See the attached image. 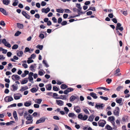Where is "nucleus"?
<instances>
[{
	"label": "nucleus",
	"instance_id": "nucleus-1",
	"mask_svg": "<svg viewBox=\"0 0 130 130\" xmlns=\"http://www.w3.org/2000/svg\"><path fill=\"white\" fill-rule=\"evenodd\" d=\"M13 100L11 96H7L4 99V101L6 102H10L13 101Z\"/></svg>",
	"mask_w": 130,
	"mask_h": 130
},
{
	"label": "nucleus",
	"instance_id": "nucleus-2",
	"mask_svg": "<svg viewBox=\"0 0 130 130\" xmlns=\"http://www.w3.org/2000/svg\"><path fill=\"white\" fill-rule=\"evenodd\" d=\"M99 126L102 127H103L106 124V122L104 120H100L98 122Z\"/></svg>",
	"mask_w": 130,
	"mask_h": 130
},
{
	"label": "nucleus",
	"instance_id": "nucleus-3",
	"mask_svg": "<svg viewBox=\"0 0 130 130\" xmlns=\"http://www.w3.org/2000/svg\"><path fill=\"white\" fill-rule=\"evenodd\" d=\"M120 112V109L119 107H116L115 109L113 111V113L115 115L118 116Z\"/></svg>",
	"mask_w": 130,
	"mask_h": 130
},
{
	"label": "nucleus",
	"instance_id": "nucleus-4",
	"mask_svg": "<svg viewBox=\"0 0 130 130\" xmlns=\"http://www.w3.org/2000/svg\"><path fill=\"white\" fill-rule=\"evenodd\" d=\"M2 42L3 44H4L5 46H6L8 48H10L11 47V45L9 43H8L7 44V42L5 39L4 38L3 39L2 41Z\"/></svg>",
	"mask_w": 130,
	"mask_h": 130
},
{
	"label": "nucleus",
	"instance_id": "nucleus-5",
	"mask_svg": "<svg viewBox=\"0 0 130 130\" xmlns=\"http://www.w3.org/2000/svg\"><path fill=\"white\" fill-rule=\"evenodd\" d=\"M22 14L25 17V18L27 19H30V17L28 14L25 11H23L22 12Z\"/></svg>",
	"mask_w": 130,
	"mask_h": 130
},
{
	"label": "nucleus",
	"instance_id": "nucleus-6",
	"mask_svg": "<svg viewBox=\"0 0 130 130\" xmlns=\"http://www.w3.org/2000/svg\"><path fill=\"white\" fill-rule=\"evenodd\" d=\"M79 99V98L78 96H75L74 95H72L71 96L69 99V100L71 102H73V101L77 99L78 100Z\"/></svg>",
	"mask_w": 130,
	"mask_h": 130
},
{
	"label": "nucleus",
	"instance_id": "nucleus-7",
	"mask_svg": "<svg viewBox=\"0 0 130 130\" xmlns=\"http://www.w3.org/2000/svg\"><path fill=\"white\" fill-rule=\"evenodd\" d=\"M12 88H11V90L13 91H15L17 90L18 89V86L17 84H13L12 86Z\"/></svg>",
	"mask_w": 130,
	"mask_h": 130
},
{
	"label": "nucleus",
	"instance_id": "nucleus-8",
	"mask_svg": "<svg viewBox=\"0 0 130 130\" xmlns=\"http://www.w3.org/2000/svg\"><path fill=\"white\" fill-rule=\"evenodd\" d=\"M14 77L15 79L17 80H19L20 78V77L17 75H13L11 76V78L12 80H14L13 78Z\"/></svg>",
	"mask_w": 130,
	"mask_h": 130
},
{
	"label": "nucleus",
	"instance_id": "nucleus-9",
	"mask_svg": "<svg viewBox=\"0 0 130 130\" xmlns=\"http://www.w3.org/2000/svg\"><path fill=\"white\" fill-rule=\"evenodd\" d=\"M50 9L48 7L46 9L43 8L42 9L41 11L42 12H44L45 13H47L50 11Z\"/></svg>",
	"mask_w": 130,
	"mask_h": 130
},
{
	"label": "nucleus",
	"instance_id": "nucleus-10",
	"mask_svg": "<svg viewBox=\"0 0 130 130\" xmlns=\"http://www.w3.org/2000/svg\"><path fill=\"white\" fill-rule=\"evenodd\" d=\"M56 101L57 104L59 106H61L63 105V102L61 100H56Z\"/></svg>",
	"mask_w": 130,
	"mask_h": 130
},
{
	"label": "nucleus",
	"instance_id": "nucleus-11",
	"mask_svg": "<svg viewBox=\"0 0 130 130\" xmlns=\"http://www.w3.org/2000/svg\"><path fill=\"white\" fill-rule=\"evenodd\" d=\"M24 110L23 109H20L18 111V113L19 114L20 116H22L24 113Z\"/></svg>",
	"mask_w": 130,
	"mask_h": 130
},
{
	"label": "nucleus",
	"instance_id": "nucleus-12",
	"mask_svg": "<svg viewBox=\"0 0 130 130\" xmlns=\"http://www.w3.org/2000/svg\"><path fill=\"white\" fill-rule=\"evenodd\" d=\"M24 104L25 106L26 107H28L31 105L32 104V102L31 101H26L24 103Z\"/></svg>",
	"mask_w": 130,
	"mask_h": 130
},
{
	"label": "nucleus",
	"instance_id": "nucleus-13",
	"mask_svg": "<svg viewBox=\"0 0 130 130\" xmlns=\"http://www.w3.org/2000/svg\"><path fill=\"white\" fill-rule=\"evenodd\" d=\"M0 11L5 15H6L8 14V13L6 12V10L2 8H0Z\"/></svg>",
	"mask_w": 130,
	"mask_h": 130
},
{
	"label": "nucleus",
	"instance_id": "nucleus-14",
	"mask_svg": "<svg viewBox=\"0 0 130 130\" xmlns=\"http://www.w3.org/2000/svg\"><path fill=\"white\" fill-rule=\"evenodd\" d=\"M100 104V103H99ZM100 104L98 105L96 104L95 106V107L97 108V109H99V108H101L102 109L103 107V105H104V104L103 103H100Z\"/></svg>",
	"mask_w": 130,
	"mask_h": 130
},
{
	"label": "nucleus",
	"instance_id": "nucleus-15",
	"mask_svg": "<svg viewBox=\"0 0 130 130\" xmlns=\"http://www.w3.org/2000/svg\"><path fill=\"white\" fill-rule=\"evenodd\" d=\"M23 54V52L22 51H19L18 50L17 51V56L19 57H22Z\"/></svg>",
	"mask_w": 130,
	"mask_h": 130
},
{
	"label": "nucleus",
	"instance_id": "nucleus-16",
	"mask_svg": "<svg viewBox=\"0 0 130 130\" xmlns=\"http://www.w3.org/2000/svg\"><path fill=\"white\" fill-rule=\"evenodd\" d=\"M90 95L94 99H96L98 96H96V94L93 92H91L90 93Z\"/></svg>",
	"mask_w": 130,
	"mask_h": 130
},
{
	"label": "nucleus",
	"instance_id": "nucleus-17",
	"mask_svg": "<svg viewBox=\"0 0 130 130\" xmlns=\"http://www.w3.org/2000/svg\"><path fill=\"white\" fill-rule=\"evenodd\" d=\"M94 117V116L93 113L89 117L88 120L89 121L92 122L93 121Z\"/></svg>",
	"mask_w": 130,
	"mask_h": 130
},
{
	"label": "nucleus",
	"instance_id": "nucleus-18",
	"mask_svg": "<svg viewBox=\"0 0 130 130\" xmlns=\"http://www.w3.org/2000/svg\"><path fill=\"white\" fill-rule=\"evenodd\" d=\"M10 2V0H3V4L6 5H7Z\"/></svg>",
	"mask_w": 130,
	"mask_h": 130
},
{
	"label": "nucleus",
	"instance_id": "nucleus-19",
	"mask_svg": "<svg viewBox=\"0 0 130 130\" xmlns=\"http://www.w3.org/2000/svg\"><path fill=\"white\" fill-rule=\"evenodd\" d=\"M13 117L15 120H18V118L17 116V113L14 110L13 113Z\"/></svg>",
	"mask_w": 130,
	"mask_h": 130
},
{
	"label": "nucleus",
	"instance_id": "nucleus-20",
	"mask_svg": "<svg viewBox=\"0 0 130 130\" xmlns=\"http://www.w3.org/2000/svg\"><path fill=\"white\" fill-rule=\"evenodd\" d=\"M58 96V94L56 93H54L52 96L55 99H61L60 97H57Z\"/></svg>",
	"mask_w": 130,
	"mask_h": 130
},
{
	"label": "nucleus",
	"instance_id": "nucleus-21",
	"mask_svg": "<svg viewBox=\"0 0 130 130\" xmlns=\"http://www.w3.org/2000/svg\"><path fill=\"white\" fill-rule=\"evenodd\" d=\"M68 87V86L66 85L63 84L61 85L60 86L61 88L62 89H65Z\"/></svg>",
	"mask_w": 130,
	"mask_h": 130
},
{
	"label": "nucleus",
	"instance_id": "nucleus-22",
	"mask_svg": "<svg viewBox=\"0 0 130 130\" xmlns=\"http://www.w3.org/2000/svg\"><path fill=\"white\" fill-rule=\"evenodd\" d=\"M26 119L28 121H31L32 120V121H33L32 120V117L31 115L30 114L28 116H27L26 117Z\"/></svg>",
	"mask_w": 130,
	"mask_h": 130
},
{
	"label": "nucleus",
	"instance_id": "nucleus-23",
	"mask_svg": "<svg viewBox=\"0 0 130 130\" xmlns=\"http://www.w3.org/2000/svg\"><path fill=\"white\" fill-rule=\"evenodd\" d=\"M17 25L18 27L20 29H22L23 28V25L22 24L18 23H17Z\"/></svg>",
	"mask_w": 130,
	"mask_h": 130
},
{
	"label": "nucleus",
	"instance_id": "nucleus-24",
	"mask_svg": "<svg viewBox=\"0 0 130 130\" xmlns=\"http://www.w3.org/2000/svg\"><path fill=\"white\" fill-rule=\"evenodd\" d=\"M120 72V69L119 68H118L116 70V73H115V75L116 76H119L121 75V74L120 73H119Z\"/></svg>",
	"mask_w": 130,
	"mask_h": 130
},
{
	"label": "nucleus",
	"instance_id": "nucleus-25",
	"mask_svg": "<svg viewBox=\"0 0 130 130\" xmlns=\"http://www.w3.org/2000/svg\"><path fill=\"white\" fill-rule=\"evenodd\" d=\"M122 98H120L119 99L117 98L116 99V101L117 103L118 104H120L122 101Z\"/></svg>",
	"mask_w": 130,
	"mask_h": 130
},
{
	"label": "nucleus",
	"instance_id": "nucleus-26",
	"mask_svg": "<svg viewBox=\"0 0 130 130\" xmlns=\"http://www.w3.org/2000/svg\"><path fill=\"white\" fill-rule=\"evenodd\" d=\"M36 102L35 101L36 103L38 104H40L42 102V100L41 99H36Z\"/></svg>",
	"mask_w": 130,
	"mask_h": 130
},
{
	"label": "nucleus",
	"instance_id": "nucleus-27",
	"mask_svg": "<svg viewBox=\"0 0 130 130\" xmlns=\"http://www.w3.org/2000/svg\"><path fill=\"white\" fill-rule=\"evenodd\" d=\"M51 85L50 84L47 85V87H46V90H48L50 91L52 89Z\"/></svg>",
	"mask_w": 130,
	"mask_h": 130
},
{
	"label": "nucleus",
	"instance_id": "nucleus-28",
	"mask_svg": "<svg viewBox=\"0 0 130 130\" xmlns=\"http://www.w3.org/2000/svg\"><path fill=\"white\" fill-rule=\"evenodd\" d=\"M47 119L46 117H43L40 118V119L42 123H43L44 122L46 119Z\"/></svg>",
	"mask_w": 130,
	"mask_h": 130
},
{
	"label": "nucleus",
	"instance_id": "nucleus-29",
	"mask_svg": "<svg viewBox=\"0 0 130 130\" xmlns=\"http://www.w3.org/2000/svg\"><path fill=\"white\" fill-rule=\"evenodd\" d=\"M68 116L70 117H73L74 116L76 117V115L73 113L70 112L68 114Z\"/></svg>",
	"mask_w": 130,
	"mask_h": 130
},
{
	"label": "nucleus",
	"instance_id": "nucleus-30",
	"mask_svg": "<svg viewBox=\"0 0 130 130\" xmlns=\"http://www.w3.org/2000/svg\"><path fill=\"white\" fill-rule=\"evenodd\" d=\"M28 89V87L27 86H25L24 87H21V88L20 89V90L22 92L24 91L25 90H27Z\"/></svg>",
	"mask_w": 130,
	"mask_h": 130
},
{
	"label": "nucleus",
	"instance_id": "nucleus-31",
	"mask_svg": "<svg viewBox=\"0 0 130 130\" xmlns=\"http://www.w3.org/2000/svg\"><path fill=\"white\" fill-rule=\"evenodd\" d=\"M18 3V0H14V2L13 3L12 5L14 6H17Z\"/></svg>",
	"mask_w": 130,
	"mask_h": 130
},
{
	"label": "nucleus",
	"instance_id": "nucleus-32",
	"mask_svg": "<svg viewBox=\"0 0 130 130\" xmlns=\"http://www.w3.org/2000/svg\"><path fill=\"white\" fill-rule=\"evenodd\" d=\"M27 79V78H25V79L23 80L21 83V84H24L26 83L28 81V80L26 79Z\"/></svg>",
	"mask_w": 130,
	"mask_h": 130
},
{
	"label": "nucleus",
	"instance_id": "nucleus-33",
	"mask_svg": "<svg viewBox=\"0 0 130 130\" xmlns=\"http://www.w3.org/2000/svg\"><path fill=\"white\" fill-rule=\"evenodd\" d=\"M13 96L14 99L15 100L19 99H20V97H21L19 96H17V94H14Z\"/></svg>",
	"mask_w": 130,
	"mask_h": 130
},
{
	"label": "nucleus",
	"instance_id": "nucleus-34",
	"mask_svg": "<svg viewBox=\"0 0 130 130\" xmlns=\"http://www.w3.org/2000/svg\"><path fill=\"white\" fill-rule=\"evenodd\" d=\"M105 128H106L108 130H112V127L108 124H107L105 127Z\"/></svg>",
	"mask_w": 130,
	"mask_h": 130
},
{
	"label": "nucleus",
	"instance_id": "nucleus-35",
	"mask_svg": "<svg viewBox=\"0 0 130 130\" xmlns=\"http://www.w3.org/2000/svg\"><path fill=\"white\" fill-rule=\"evenodd\" d=\"M80 6V4L77 3L76 4V6L78 8V10H81L82 9V7Z\"/></svg>",
	"mask_w": 130,
	"mask_h": 130
},
{
	"label": "nucleus",
	"instance_id": "nucleus-36",
	"mask_svg": "<svg viewBox=\"0 0 130 130\" xmlns=\"http://www.w3.org/2000/svg\"><path fill=\"white\" fill-rule=\"evenodd\" d=\"M121 26V24L119 23H117V26L116 28V30H118V28L120 27Z\"/></svg>",
	"mask_w": 130,
	"mask_h": 130
},
{
	"label": "nucleus",
	"instance_id": "nucleus-37",
	"mask_svg": "<svg viewBox=\"0 0 130 130\" xmlns=\"http://www.w3.org/2000/svg\"><path fill=\"white\" fill-rule=\"evenodd\" d=\"M36 57V55L34 54H33L31 55L30 57L28 58V59H31L32 58L34 59Z\"/></svg>",
	"mask_w": 130,
	"mask_h": 130
},
{
	"label": "nucleus",
	"instance_id": "nucleus-38",
	"mask_svg": "<svg viewBox=\"0 0 130 130\" xmlns=\"http://www.w3.org/2000/svg\"><path fill=\"white\" fill-rule=\"evenodd\" d=\"M15 122L14 121H11L9 122H7L6 123V124L7 126L9 125L12 124L13 123H14Z\"/></svg>",
	"mask_w": 130,
	"mask_h": 130
},
{
	"label": "nucleus",
	"instance_id": "nucleus-39",
	"mask_svg": "<svg viewBox=\"0 0 130 130\" xmlns=\"http://www.w3.org/2000/svg\"><path fill=\"white\" fill-rule=\"evenodd\" d=\"M36 47L37 48L39 49L40 50H42L43 49V45H40L39 44L37 45Z\"/></svg>",
	"mask_w": 130,
	"mask_h": 130
},
{
	"label": "nucleus",
	"instance_id": "nucleus-40",
	"mask_svg": "<svg viewBox=\"0 0 130 130\" xmlns=\"http://www.w3.org/2000/svg\"><path fill=\"white\" fill-rule=\"evenodd\" d=\"M43 64H44L45 67H49V66L46 62V61L45 60H43L42 61Z\"/></svg>",
	"mask_w": 130,
	"mask_h": 130
},
{
	"label": "nucleus",
	"instance_id": "nucleus-41",
	"mask_svg": "<svg viewBox=\"0 0 130 130\" xmlns=\"http://www.w3.org/2000/svg\"><path fill=\"white\" fill-rule=\"evenodd\" d=\"M36 88H33L30 90L33 93L36 92Z\"/></svg>",
	"mask_w": 130,
	"mask_h": 130
},
{
	"label": "nucleus",
	"instance_id": "nucleus-42",
	"mask_svg": "<svg viewBox=\"0 0 130 130\" xmlns=\"http://www.w3.org/2000/svg\"><path fill=\"white\" fill-rule=\"evenodd\" d=\"M56 11L58 13H63V12L64 10L63 9H57Z\"/></svg>",
	"mask_w": 130,
	"mask_h": 130
},
{
	"label": "nucleus",
	"instance_id": "nucleus-43",
	"mask_svg": "<svg viewBox=\"0 0 130 130\" xmlns=\"http://www.w3.org/2000/svg\"><path fill=\"white\" fill-rule=\"evenodd\" d=\"M65 13H71V11L69 9H64Z\"/></svg>",
	"mask_w": 130,
	"mask_h": 130
},
{
	"label": "nucleus",
	"instance_id": "nucleus-44",
	"mask_svg": "<svg viewBox=\"0 0 130 130\" xmlns=\"http://www.w3.org/2000/svg\"><path fill=\"white\" fill-rule=\"evenodd\" d=\"M100 98L104 100L105 101H107L108 99V98L107 97H104L103 96H100Z\"/></svg>",
	"mask_w": 130,
	"mask_h": 130
},
{
	"label": "nucleus",
	"instance_id": "nucleus-45",
	"mask_svg": "<svg viewBox=\"0 0 130 130\" xmlns=\"http://www.w3.org/2000/svg\"><path fill=\"white\" fill-rule=\"evenodd\" d=\"M108 119L110 121H113L114 119V117L113 116L109 117L108 118Z\"/></svg>",
	"mask_w": 130,
	"mask_h": 130
},
{
	"label": "nucleus",
	"instance_id": "nucleus-46",
	"mask_svg": "<svg viewBox=\"0 0 130 130\" xmlns=\"http://www.w3.org/2000/svg\"><path fill=\"white\" fill-rule=\"evenodd\" d=\"M21 33V32L18 31L14 34V36H19L20 34Z\"/></svg>",
	"mask_w": 130,
	"mask_h": 130
},
{
	"label": "nucleus",
	"instance_id": "nucleus-47",
	"mask_svg": "<svg viewBox=\"0 0 130 130\" xmlns=\"http://www.w3.org/2000/svg\"><path fill=\"white\" fill-rule=\"evenodd\" d=\"M123 88V86H120L117 88H116V90L117 91H119L120 90V89L121 88Z\"/></svg>",
	"mask_w": 130,
	"mask_h": 130
},
{
	"label": "nucleus",
	"instance_id": "nucleus-48",
	"mask_svg": "<svg viewBox=\"0 0 130 130\" xmlns=\"http://www.w3.org/2000/svg\"><path fill=\"white\" fill-rule=\"evenodd\" d=\"M18 45L15 44L12 47V49H16L18 48Z\"/></svg>",
	"mask_w": 130,
	"mask_h": 130
},
{
	"label": "nucleus",
	"instance_id": "nucleus-49",
	"mask_svg": "<svg viewBox=\"0 0 130 130\" xmlns=\"http://www.w3.org/2000/svg\"><path fill=\"white\" fill-rule=\"evenodd\" d=\"M53 89L54 91H57L59 90V89L56 86H54L53 87Z\"/></svg>",
	"mask_w": 130,
	"mask_h": 130
},
{
	"label": "nucleus",
	"instance_id": "nucleus-50",
	"mask_svg": "<svg viewBox=\"0 0 130 130\" xmlns=\"http://www.w3.org/2000/svg\"><path fill=\"white\" fill-rule=\"evenodd\" d=\"M17 105V104L15 103H14L12 104L11 105H10L8 106L7 107V108H9L11 107H15Z\"/></svg>",
	"mask_w": 130,
	"mask_h": 130
},
{
	"label": "nucleus",
	"instance_id": "nucleus-51",
	"mask_svg": "<svg viewBox=\"0 0 130 130\" xmlns=\"http://www.w3.org/2000/svg\"><path fill=\"white\" fill-rule=\"evenodd\" d=\"M92 10V11H95L96 9L95 7H89V9L88 10Z\"/></svg>",
	"mask_w": 130,
	"mask_h": 130
},
{
	"label": "nucleus",
	"instance_id": "nucleus-52",
	"mask_svg": "<svg viewBox=\"0 0 130 130\" xmlns=\"http://www.w3.org/2000/svg\"><path fill=\"white\" fill-rule=\"evenodd\" d=\"M106 82H107L108 84H109L112 82V80L109 78H107L106 79Z\"/></svg>",
	"mask_w": 130,
	"mask_h": 130
},
{
	"label": "nucleus",
	"instance_id": "nucleus-53",
	"mask_svg": "<svg viewBox=\"0 0 130 130\" xmlns=\"http://www.w3.org/2000/svg\"><path fill=\"white\" fill-rule=\"evenodd\" d=\"M27 78L29 79V82H32V83H33L32 81L33 80V78L32 77V76H29L28 78Z\"/></svg>",
	"mask_w": 130,
	"mask_h": 130
},
{
	"label": "nucleus",
	"instance_id": "nucleus-54",
	"mask_svg": "<svg viewBox=\"0 0 130 130\" xmlns=\"http://www.w3.org/2000/svg\"><path fill=\"white\" fill-rule=\"evenodd\" d=\"M39 37L41 39H42L44 37V35L42 34H40Z\"/></svg>",
	"mask_w": 130,
	"mask_h": 130
},
{
	"label": "nucleus",
	"instance_id": "nucleus-55",
	"mask_svg": "<svg viewBox=\"0 0 130 130\" xmlns=\"http://www.w3.org/2000/svg\"><path fill=\"white\" fill-rule=\"evenodd\" d=\"M67 22L66 21H64L62 22L61 23V24L63 26H64L67 25Z\"/></svg>",
	"mask_w": 130,
	"mask_h": 130
},
{
	"label": "nucleus",
	"instance_id": "nucleus-56",
	"mask_svg": "<svg viewBox=\"0 0 130 130\" xmlns=\"http://www.w3.org/2000/svg\"><path fill=\"white\" fill-rule=\"evenodd\" d=\"M0 25H2L3 26H5L6 25V24L4 22V21H1L0 23Z\"/></svg>",
	"mask_w": 130,
	"mask_h": 130
},
{
	"label": "nucleus",
	"instance_id": "nucleus-57",
	"mask_svg": "<svg viewBox=\"0 0 130 130\" xmlns=\"http://www.w3.org/2000/svg\"><path fill=\"white\" fill-rule=\"evenodd\" d=\"M32 120L31 121H28L27 120L25 122L26 124H32Z\"/></svg>",
	"mask_w": 130,
	"mask_h": 130
},
{
	"label": "nucleus",
	"instance_id": "nucleus-58",
	"mask_svg": "<svg viewBox=\"0 0 130 130\" xmlns=\"http://www.w3.org/2000/svg\"><path fill=\"white\" fill-rule=\"evenodd\" d=\"M88 117V116L87 115H85L83 117L82 120H85L87 119Z\"/></svg>",
	"mask_w": 130,
	"mask_h": 130
},
{
	"label": "nucleus",
	"instance_id": "nucleus-59",
	"mask_svg": "<svg viewBox=\"0 0 130 130\" xmlns=\"http://www.w3.org/2000/svg\"><path fill=\"white\" fill-rule=\"evenodd\" d=\"M64 111L66 112V113H67L69 111V109L67 107H64Z\"/></svg>",
	"mask_w": 130,
	"mask_h": 130
},
{
	"label": "nucleus",
	"instance_id": "nucleus-60",
	"mask_svg": "<svg viewBox=\"0 0 130 130\" xmlns=\"http://www.w3.org/2000/svg\"><path fill=\"white\" fill-rule=\"evenodd\" d=\"M83 111L86 114L88 115L89 114V113L87 109H84Z\"/></svg>",
	"mask_w": 130,
	"mask_h": 130
},
{
	"label": "nucleus",
	"instance_id": "nucleus-61",
	"mask_svg": "<svg viewBox=\"0 0 130 130\" xmlns=\"http://www.w3.org/2000/svg\"><path fill=\"white\" fill-rule=\"evenodd\" d=\"M83 115L81 114H79L78 115V118L81 119H82L83 118Z\"/></svg>",
	"mask_w": 130,
	"mask_h": 130
},
{
	"label": "nucleus",
	"instance_id": "nucleus-62",
	"mask_svg": "<svg viewBox=\"0 0 130 130\" xmlns=\"http://www.w3.org/2000/svg\"><path fill=\"white\" fill-rule=\"evenodd\" d=\"M64 126L67 129H68L69 130H72V129L71 128L70 126H68L67 125H64Z\"/></svg>",
	"mask_w": 130,
	"mask_h": 130
},
{
	"label": "nucleus",
	"instance_id": "nucleus-63",
	"mask_svg": "<svg viewBox=\"0 0 130 130\" xmlns=\"http://www.w3.org/2000/svg\"><path fill=\"white\" fill-rule=\"evenodd\" d=\"M67 89L68 90L69 92L72 91L74 90V89L72 88H67Z\"/></svg>",
	"mask_w": 130,
	"mask_h": 130
},
{
	"label": "nucleus",
	"instance_id": "nucleus-64",
	"mask_svg": "<svg viewBox=\"0 0 130 130\" xmlns=\"http://www.w3.org/2000/svg\"><path fill=\"white\" fill-rule=\"evenodd\" d=\"M111 20L115 23H117V20L116 18L112 19Z\"/></svg>",
	"mask_w": 130,
	"mask_h": 130
}]
</instances>
